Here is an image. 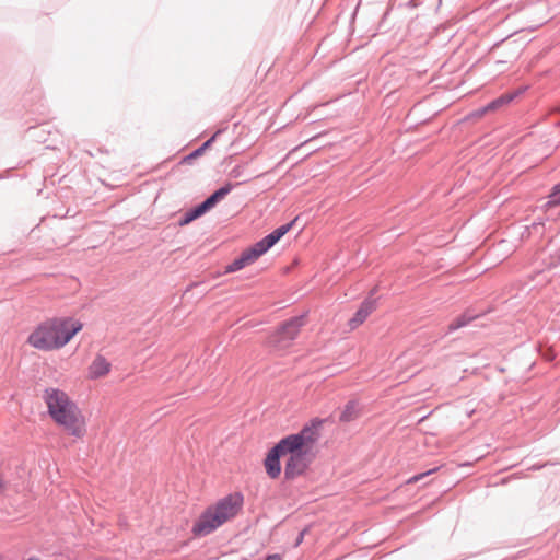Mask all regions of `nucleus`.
Here are the masks:
<instances>
[{
  "label": "nucleus",
  "mask_w": 560,
  "mask_h": 560,
  "mask_svg": "<svg viewBox=\"0 0 560 560\" xmlns=\"http://www.w3.org/2000/svg\"><path fill=\"white\" fill-rule=\"evenodd\" d=\"M550 200H549V203L550 205H560V185L556 186L552 194L550 195Z\"/></svg>",
  "instance_id": "nucleus-16"
},
{
  "label": "nucleus",
  "mask_w": 560,
  "mask_h": 560,
  "mask_svg": "<svg viewBox=\"0 0 560 560\" xmlns=\"http://www.w3.org/2000/svg\"><path fill=\"white\" fill-rule=\"evenodd\" d=\"M436 470H438V468H433V469H430V470H428L425 472L415 475V476H412L411 478H409L407 480V483L408 485L416 483V482L420 481L421 479H423L425 476L435 472Z\"/></svg>",
  "instance_id": "nucleus-15"
},
{
  "label": "nucleus",
  "mask_w": 560,
  "mask_h": 560,
  "mask_svg": "<svg viewBox=\"0 0 560 560\" xmlns=\"http://www.w3.org/2000/svg\"><path fill=\"white\" fill-rule=\"evenodd\" d=\"M303 324L301 317L291 318L269 336L268 345L278 350L287 349L299 335Z\"/></svg>",
  "instance_id": "nucleus-6"
},
{
  "label": "nucleus",
  "mask_w": 560,
  "mask_h": 560,
  "mask_svg": "<svg viewBox=\"0 0 560 560\" xmlns=\"http://www.w3.org/2000/svg\"><path fill=\"white\" fill-rule=\"evenodd\" d=\"M316 451L295 454L285 457L284 478L293 480L304 475L315 459Z\"/></svg>",
  "instance_id": "nucleus-7"
},
{
  "label": "nucleus",
  "mask_w": 560,
  "mask_h": 560,
  "mask_svg": "<svg viewBox=\"0 0 560 560\" xmlns=\"http://www.w3.org/2000/svg\"><path fill=\"white\" fill-rule=\"evenodd\" d=\"M320 420H313L304 425L299 432L289 434L281 439L277 446L283 457L316 451L319 440Z\"/></svg>",
  "instance_id": "nucleus-4"
},
{
  "label": "nucleus",
  "mask_w": 560,
  "mask_h": 560,
  "mask_svg": "<svg viewBox=\"0 0 560 560\" xmlns=\"http://www.w3.org/2000/svg\"><path fill=\"white\" fill-rule=\"evenodd\" d=\"M82 329V324L71 318H52L38 325L28 336V343L39 350H55L66 346L75 334Z\"/></svg>",
  "instance_id": "nucleus-2"
},
{
  "label": "nucleus",
  "mask_w": 560,
  "mask_h": 560,
  "mask_svg": "<svg viewBox=\"0 0 560 560\" xmlns=\"http://www.w3.org/2000/svg\"><path fill=\"white\" fill-rule=\"evenodd\" d=\"M357 417L355 405L350 402L347 405L345 411L340 416V420L343 422H348L353 420Z\"/></svg>",
  "instance_id": "nucleus-14"
},
{
  "label": "nucleus",
  "mask_w": 560,
  "mask_h": 560,
  "mask_svg": "<svg viewBox=\"0 0 560 560\" xmlns=\"http://www.w3.org/2000/svg\"><path fill=\"white\" fill-rule=\"evenodd\" d=\"M232 189V186L225 185L218 189L215 192H213L209 198H207L202 203L198 205L196 208L187 211L184 217L182 218L179 224L186 225L192 222L194 220L198 219L202 214H205L207 211H209L211 208H213L217 202L222 200Z\"/></svg>",
  "instance_id": "nucleus-8"
},
{
  "label": "nucleus",
  "mask_w": 560,
  "mask_h": 560,
  "mask_svg": "<svg viewBox=\"0 0 560 560\" xmlns=\"http://www.w3.org/2000/svg\"><path fill=\"white\" fill-rule=\"evenodd\" d=\"M281 457H283V456H282L279 447L277 446V444L273 447H271L266 455V458L264 460V467H265L266 474L271 479L279 478V476L281 474V463H280Z\"/></svg>",
  "instance_id": "nucleus-10"
},
{
  "label": "nucleus",
  "mask_w": 560,
  "mask_h": 560,
  "mask_svg": "<svg viewBox=\"0 0 560 560\" xmlns=\"http://www.w3.org/2000/svg\"><path fill=\"white\" fill-rule=\"evenodd\" d=\"M244 497L240 492L230 493L214 504L208 506L192 526V534L207 536L217 528L233 520L242 510Z\"/></svg>",
  "instance_id": "nucleus-3"
},
{
  "label": "nucleus",
  "mask_w": 560,
  "mask_h": 560,
  "mask_svg": "<svg viewBox=\"0 0 560 560\" xmlns=\"http://www.w3.org/2000/svg\"><path fill=\"white\" fill-rule=\"evenodd\" d=\"M293 222L284 224L276 229L273 232L265 236L262 240L245 249L241 256L234 259L225 268V273L234 272L246 266L254 264L261 255L271 248L282 236H284L292 228Z\"/></svg>",
  "instance_id": "nucleus-5"
},
{
  "label": "nucleus",
  "mask_w": 560,
  "mask_h": 560,
  "mask_svg": "<svg viewBox=\"0 0 560 560\" xmlns=\"http://www.w3.org/2000/svg\"><path fill=\"white\" fill-rule=\"evenodd\" d=\"M43 399L47 413L57 427L79 440L86 435V418L68 393L57 387H48L44 390Z\"/></svg>",
  "instance_id": "nucleus-1"
},
{
  "label": "nucleus",
  "mask_w": 560,
  "mask_h": 560,
  "mask_svg": "<svg viewBox=\"0 0 560 560\" xmlns=\"http://www.w3.org/2000/svg\"><path fill=\"white\" fill-rule=\"evenodd\" d=\"M211 141H212V139L208 140L207 142L203 143V145L201 148H203V150H206V148H209V144Z\"/></svg>",
  "instance_id": "nucleus-19"
},
{
  "label": "nucleus",
  "mask_w": 560,
  "mask_h": 560,
  "mask_svg": "<svg viewBox=\"0 0 560 560\" xmlns=\"http://www.w3.org/2000/svg\"><path fill=\"white\" fill-rule=\"evenodd\" d=\"M266 560H280V557L278 555H272L267 557Z\"/></svg>",
  "instance_id": "nucleus-18"
},
{
  "label": "nucleus",
  "mask_w": 560,
  "mask_h": 560,
  "mask_svg": "<svg viewBox=\"0 0 560 560\" xmlns=\"http://www.w3.org/2000/svg\"><path fill=\"white\" fill-rule=\"evenodd\" d=\"M513 94H504L498 97L497 100L489 103L486 107H483L480 112V115H483L487 112H493L500 108L501 106L510 103L513 100Z\"/></svg>",
  "instance_id": "nucleus-12"
},
{
  "label": "nucleus",
  "mask_w": 560,
  "mask_h": 560,
  "mask_svg": "<svg viewBox=\"0 0 560 560\" xmlns=\"http://www.w3.org/2000/svg\"><path fill=\"white\" fill-rule=\"evenodd\" d=\"M203 151H205V150H203V148H201V147H200L199 149H197L196 151H194L191 154H189L185 160H191V159H195V158H197V156L201 155V154L203 153Z\"/></svg>",
  "instance_id": "nucleus-17"
},
{
  "label": "nucleus",
  "mask_w": 560,
  "mask_h": 560,
  "mask_svg": "<svg viewBox=\"0 0 560 560\" xmlns=\"http://www.w3.org/2000/svg\"><path fill=\"white\" fill-rule=\"evenodd\" d=\"M375 310V301L366 300L364 301L360 308L357 311L354 316L349 320V326L351 329H355L361 324L365 322L369 315Z\"/></svg>",
  "instance_id": "nucleus-11"
},
{
  "label": "nucleus",
  "mask_w": 560,
  "mask_h": 560,
  "mask_svg": "<svg viewBox=\"0 0 560 560\" xmlns=\"http://www.w3.org/2000/svg\"><path fill=\"white\" fill-rule=\"evenodd\" d=\"M112 371V363L102 354H96L88 366L86 377L96 381L106 377Z\"/></svg>",
  "instance_id": "nucleus-9"
},
{
  "label": "nucleus",
  "mask_w": 560,
  "mask_h": 560,
  "mask_svg": "<svg viewBox=\"0 0 560 560\" xmlns=\"http://www.w3.org/2000/svg\"><path fill=\"white\" fill-rule=\"evenodd\" d=\"M471 319L472 317L463 314L450 323L448 330L454 331L456 329H459L466 326L468 323H470Z\"/></svg>",
  "instance_id": "nucleus-13"
},
{
  "label": "nucleus",
  "mask_w": 560,
  "mask_h": 560,
  "mask_svg": "<svg viewBox=\"0 0 560 560\" xmlns=\"http://www.w3.org/2000/svg\"><path fill=\"white\" fill-rule=\"evenodd\" d=\"M0 560H2V555L0 553Z\"/></svg>",
  "instance_id": "nucleus-21"
},
{
  "label": "nucleus",
  "mask_w": 560,
  "mask_h": 560,
  "mask_svg": "<svg viewBox=\"0 0 560 560\" xmlns=\"http://www.w3.org/2000/svg\"><path fill=\"white\" fill-rule=\"evenodd\" d=\"M4 488V483H3V480L0 478V491L3 490Z\"/></svg>",
  "instance_id": "nucleus-20"
}]
</instances>
